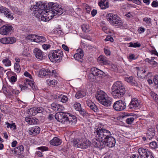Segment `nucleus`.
Segmentation results:
<instances>
[{"instance_id":"7","label":"nucleus","mask_w":158,"mask_h":158,"mask_svg":"<svg viewBox=\"0 0 158 158\" xmlns=\"http://www.w3.org/2000/svg\"><path fill=\"white\" fill-rule=\"evenodd\" d=\"M106 19L113 25L117 26L118 27L122 25V22L121 19L116 15L112 13L107 14Z\"/></svg>"},{"instance_id":"26","label":"nucleus","mask_w":158,"mask_h":158,"mask_svg":"<svg viewBox=\"0 0 158 158\" xmlns=\"http://www.w3.org/2000/svg\"><path fill=\"white\" fill-rule=\"evenodd\" d=\"M98 5L102 9H105L109 6V3L106 0H101L98 2Z\"/></svg>"},{"instance_id":"29","label":"nucleus","mask_w":158,"mask_h":158,"mask_svg":"<svg viewBox=\"0 0 158 158\" xmlns=\"http://www.w3.org/2000/svg\"><path fill=\"white\" fill-rule=\"evenodd\" d=\"M125 80L127 82L130 83L132 85H136L137 82L132 76L125 77Z\"/></svg>"},{"instance_id":"41","label":"nucleus","mask_w":158,"mask_h":158,"mask_svg":"<svg viewBox=\"0 0 158 158\" xmlns=\"http://www.w3.org/2000/svg\"><path fill=\"white\" fill-rule=\"evenodd\" d=\"M60 101L64 103L68 101V98L67 96L61 95L60 96Z\"/></svg>"},{"instance_id":"37","label":"nucleus","mask_w":158,"mask_h":158,"mask_svg":"<svg viewBox=\"0 0 158 158\" xmlns=\"http://www.w3.org/2000/svg\"><path fill=\"white\" fill-rule=\"evenodd\" d=\"M81 28L83 31L85 32H89L90 31L89 26L88 24H83L82 25Z\"/></svg>"},{"instance_id":"19","label":"nucleus","mask_w":158,"mask_h":158,"mask_svg":"<svg viewBox=\"0 0 158 158\" xmlns=\"http://www.w3.org/2000/svg\"><path fill=\"white\" fill-rule=\"evenodd\" d=\"M34 11H35V13L37 15H38V18L41 20L47 22L49 20L48 17L47 16L46 14H40L38 12V10H36Z\"/></svg>"},{"instance_id":"8","label":"nucleus","mask_w":158,"mask_h":158,"mask_svg":"<svg viewBox=\"0 0 158 158\" xmlns=\"http://www.w3.org/2000/svg\"><path fill=\"white\" fill-rule=\"evenodd\" d=\"M68 113L61 112L56 114L55 115V118L59 122L63 123L68 124Z\"/></svg>"},{"instance_id":"58","label":"nucleus","mask_w":158,"mask_h":158,"mask_svg":"<svg viewBox=\"0 0 158 158\" xmlns=\"http://www.w3.org/2000/svg\"><path fill=\"white\" fill-rule=\"evenodd\" d=\"M36 110H37V113H41L43 111L44 109L42 107H36Z\"/></svg>"},{"instance_id":"6","label":"nucleus","mask_w":158,"mask_h":158,"mask_svg":"<svg viewBox=\"0 0 158 158\" xmlns=\"http://www.w3.org/2000/svg\"><path fill=\"white\" fill-rule=\"evenodd\" d=\"M48 56L52 62L59 63L63 56V52L61 50H53L49 53Z\"/></svg>"},{"instance_id":"30","label":"nucleus","mask_w":158,"mask_h":158,"mask_svg":"<svg viewBox=\"0 0 158 158\" xmlns=\"http://www.w3.org/2000/svg\"><path fill=\"white\" fill-rule=\"evenodd\" d=\"M146 72V70L145 69L143 70V69H139L137 72V75L138 77H140L142 78H145L147 76L145 74V73Z\"/></svg>"},{"instance_id":"14","label":"nucleus","mask_w":158,"mask_h":158,"mask_svg":"<svg viewBox=\"0 0 158 158\" xmlns=\"http://www.w3.org/2000/svg\"><path fill=\"white\" fill-rule=\"evenodd\" d=\"M12 29V26L10 25H5L0 28V33L2 35H7L10 32Z\"/></svg>"},{"instance_id":"18","label":"nucleus","mask_w":158,"mask_h":158,"mask_svg":"<svg viewBox=\"0 0 158 158\" xmlns=\"http://www.w3.org/2000/svg\"><path fill=\"white\" fill-rule=\"evenodd\" d=\"M87 105L94 112H98V110L95 105L90 100L88 99L86 102Z\"/></svg>"},{"instance_id":"23","label":"nucleus","mask_w":158,"mask_h":158,"mask_svg":"<svg viewBox=\"0 0 158 158\" xmlns=\"http://www.w3.org/2000/svg\"><path fill=\"white\" fill-rule=\"evenodd\" d=\"M68 124H75L77 121V118L76 117L72 114H70L68 113Z\"/></svg>"},{"instance_id":"42","label":"nucleus","mask_w":158,"mask_h":158,"mask_svg":"<svg viewBox=\"0 0 158 158\" xmlns=\"http://www.w3.org/2000/svg\"><path fill=\"white\" fill-rule=\"evenodd\" d=\"M14 69L15 71L17 73H19L20 71V68L19 63H15L14 65Z\"/></svg>"},{"instance_id":"10","label":"nucleus","mask_w":158,"mask_h":158,"mask_svg":"<svg viewBox=\"0 0 158 158\" xmlns=\"http://www.w3.org/2000/svg\"><path fill=\"white\" fill-rule=\"evenodd\" d=\"M39 74L43 76L49 75L56 77H58V74L55 70H52L51 71L47 68L40 69L39 71Z\"/></svg>"},{"instance_id":"36","label":"nucleus","mask_w":158,"mask_h":158,"mask_svg":"<svg viewBox=\"0 0 158 158\" xmlns=\"http://www.w3.org/2000/svg\"><path fill=\"white\" fill-rule=\"evenodd\" d=\"M131 114L129 115L127 114V116H128L126 120V123L128 124H131L134 122L135 120V118L133 117H131L130 116Z\"/></svg>"},{"instance_id":"2","label":"nucleus","mask_w":158,"mask_h":158,"mask_svg":"<svg viewBox=\"0 0 158 158\" xmlns=\"http://www.w3.org/2000/svg\"><path fill=\"white\" fill-rule=\"evenodd\" d=\"M112 136L111 132L109 130L103 128H98L92 134V143L93 141L95 142H97V141L100 142Z\"/></svg>"},{"instance_id":"45","label":"nucleus","mask_w":158,"mask_h":158,"mask_svg":"<svg viewBox=\"0 0 158 158\" xmlns=\"http://www.w3.org/2000/svg\"><path fill=\"white\" fill-rule=\"evenodd\" d=\"M2 62L6 66H9L11 65V61L8 59H6L3 60Z\"/></svg>"},{"instance_id":"55","label":"nucleus","mask_w":158,"mask_h":158,"mask_svg":"<svg viewBox=\"0 0 158 158\" xmlns=\"http://www.w3.org/2000/svg\"><path fill=\"white\" fill-rule=\"evenodd\" d=\"M24 75L26 77H28L30 79H32V77L31 75L27 72L26 71L24 73Z\"/></svg>"},{"instance_id":"33","label":"nucleus","mask_w":158,"mask_h":158,"mask_svg":"<svg viewBox=\"0 0 158 158\" xmlns=\"http://www.w3.org/2000/svg\"><path fill=\"white\" fill-rule=\"evenodd\" d=\"M98 63L101 64H106L107 63V60L106 58L102 56H100L97 59Z\"/></svg>"},{"instance_id":"64","label":"nucleus","mask_w":158,"mask_h":158,"mask_svg":"<svg viewBox=\"0 0 158 158\" xmlns=\"http://www.w3.org/2000/svg\"><path fill=\"white\" fill-rule=\"evenodd\" d=\"M16 81V78L15 76H12L10 78V81L12 82H15Z\"/></svg>"},{"instance_id":"13","label":"nucleus","mask_w":158,"mask_h":158,"mask_svg":"<svg viewBox=\"0 0 158 158\" xmlns=\"http://www.w3.org/2000/svg\"><path fill=\"white\" fill-rule=\"evenodd\" d=\"M126 104L122 100H119L115 102L113 105L114 109L116 111H122L126 108Z\"/></svg>"},{"instance_id":"39","label":"nucleus","mask_w":158,"mask_h":158,"mask_svg":"<svg viewBox=\"0 0 158 158\" xmlns=\"http://www.w3.org/2000/svg\"><path fill=\"white\" fill-rule=\"evenodd\" d=\"M46 82L49 85H54L56 84V81L55 80H46Z\"/></svg>"},{"instance_id":"15","label":"nucleus","mask_w":158,"mask_h":158,"mask_svg":"<svg viewBox=\"0 0 158 158\" xmlns=\"http://www.w3.org/2000/svg\"><path fill=\"white\" fill-rule=\"evenodd\" d=\"M141 106L140 103L138 100L135 98L132 99L131 100L128 105L130 109L135 110Z\"/></svg>"},{"instance_id":"24","label":"nucleus","mask_w":158,"mask_h":158,"mask_svg":"<svg viewBox=\"0 0 158 158\" xmlns=\"http://www.w3.org/2000/svg\"><path fill=\"white\" fill-rule=\"evenodd\" d=\"M51 108L54 110H56L59 113L61 112L64 109V107L61 105L56 103H53L51 104Z\"/></svg>"},{"instance_id":"57","label":"nucleus","mask_w":158,"mask_h":158,"mask_svg":"<svg viewBox=\"0 0 158 158\" xmlns=\"http://www.w3.org/2000/svg\"><path fill=\"white\" fill-rule=\"evenodd\" d=\"M105 40L106 41H110V42L113 41V38L110 36H107L106 38L105 39Z\"/></svg>"},{"instance_id":"51","label":"nucleus","mask_w":158,"mask_h":158,"mask_svg":"<svg viewBox=\"0 0 158 158\" xmlns=\"http://www.w3.org/2000/svg\"><path fill=\"white\" fill-rule=\"evenodd\" d=\"M0 42L2 44H8L7 38H3L0 40Z\"/></svg>"},{"instance_id":"52","label":"nucleus","mask_w":158,"mask_h":158,"mask_svg":"<svg viewBox=\"0 0 158 158\" xmlns=\"http://www.w3.org/2000/svg\"><path fill=\"white\" fill-rule=\"evenodd\" d=\"M51 46L49 44H44L42 45L43 49L45 50H47L51 47Z\"/></svg>"},{"instance_id":"40","label":"nucleus","mask_w":158,"mask_h":158,"mask_svg":"<svg viewBox=\"0 0 158 158\" xmlns=\"http://www.w3.org/2000/svg\"><path fill=\"white\" fill-rule=\"evenodd\" d=\"M151 97L156 102L157 104H158V95L157 94L154 92H152L151 93Z\"/></svg>"},{"instance_id":"47","label":"nucleus","mask_w":158,"mask_h":158,"mask_svg":"<svg viewBox=\"0 0 158 158\" xmlns=\"http://www.w3.org/2000/svg\"><path fill=\"white\" fill-rule=\"evenodd\" d=\"M82 93L83 92L81 91L77 92L75 94V97L78 99L82 98L84 96Z\"/></svg>"},{"instance_id":"17","label":"nucleus","mask_w":158,"mask_h":158,"mask_svg":"<svg viewBox=\"0 0 158 158\" xmlns=\"http://www.w3.org/2000/svg\"><path fill=\"white\" fill-rule=\"evenodd\" d=\"M80 144V148L81 149H85L89 147L91 143L90 141L87 139H82Z\"/></svg>"},{"instance_id":"35","label":"nucleus","mask_w":158,"mask_h":158,"mask_svg":"<svg viewBox=\"0 0 158 158\" xmlns=\"http://www.w3.org/2000/svg\"><path fill=\"white\" fill-rule=\"evenodd\" d=\"M36 110V107L30 108L28 110V113L30 115L35 116L37 114Z\"/></svg>"},{"instance_id":"1","label":"nucleus","mask_w":158,"mask_h":158,"mask_svg":"<svg viewBox=\"0 0 158 158\" xmlns=\"http://www.w3.org/2000/svg\"><path fill=\"white\" fill-rule=\"evenodd\" d=\"M46 9L45 4L39 1L36 2L35 5L31 6L30 9L32 11L38 10L40 14H46L48 17L49 20L56 15H61L64 11L63 9L57 3L50 2L46 6Z\"/></svg>"},{"instance_id":"63","label":"nucleus","mask_w":158,"mask_h":158,"mask_svg":"<svg viewBox=\"0 0 158 158\" xmlns=\"http://www.w3.org/2000/svg\"><path fill=\"white\" fill-rule=\"evenodd\" d=\"M79 111L80 114L82 115H84L85 114V110L81 108V110H78Z\"/></svg>"},{"instance_id":"20","label":"nucleus","mask_w":158,"mask_h":158,"mask_svg":"<svg viewBox=\"0 0 158 158\" xmlns=\"http://www.w3.org/2000/svg\"><path fill=\"white\" fill-rule=\"evenodd\" d=\"M33 53L37 58L41 60L43 59V52L40 49L35 48L33 50Z\"/></svg>"},{"instance_id":"12","label":"nucleus","mask_w":158,"mask_h":158,"mask_svg":"<svg viewBox=\"0 0 158 158\" xmlns=\"http://www.w3.org/2000/svg\"><path fill=\"white\" fill-rule=\"evenodd\" d=\"M0 13L4 14L5 16L9 19L12 20L14 19L10 10L5 7L0 6Z\"/></svg>"},{"instance_id":"16","label":"nucleus","mask_w":158,"mask_h":158,"mask_svg":"<svg viewBox=\"0 0 158 158\" xmlns=\"http://www.w3.org/2000/svg\"><path fill=\"white\" fill-rule=\"evenodd\" d=\"M40 129L38 126L30 127L28 130V132L30 135L35 136L39 134L40 132Z\"/></svg>"},{"instance_id":"32","label":"nucleus","mask_w":158,"mask_h":158,"mask_svg":"<svg viewBox=\"0 0 158 158\" xmlns=\"http://www.w3.org/2000/svg\"><path fill=\"white\" fill-rule=\"evenodd\" d=\"M84 54L81 53L80 54L79 53H77L74 55V57L75 59L78 61L82 62L83 61V57Z\"/></svg>"},{"instance_id":"44","label":"nucleus","mask_w":158,"mask_h":158,"mask_svg":"<svg viewBox=\"0 0 158 158\" xmlns=\"http://www.w3.org/2000/svg\"><path fill=\"white\" fill-rule=\"evenodd\" d=\"M36 35L31 34L28 35L27 38L28 40H30L31 41L35 42Z\"/></svg>"},{"instance_id":"28","label":"nucleus","mask_w":158,"mask_h":158,"mask_svg":"<svg viewBox=\"0 0 158 158\" xmlns=\"http://www.w3.org/2000/svg\"><path fill=\"white\" fill-rule=\"evenodd\" d=\"M155 135V130L153 128H150L148 129L147 133V137L150 139L154 137Z\"/></svg>"},{"instance_id":"53","label":"nucleus","mask_w":158,"mask_h":158,"mask_svg":"<svg viewBox=\"0 0 158 158\" xmlns=\"http://www.w3.org/2000/svg\"><path fill=\"white\" fill-rule=\"evenodd\" d=\"M152 77H153V81L154 84L155 85H158V80L157 76H153Z\"/></svg>"},{"instance_id":"34","label":"nucleus","mask_w":158,"mask_h":158,"mask_svg":"<svg viewBox=\"0 0 158 158\" xmlns=\"http://www.w3.org/2000/svg\"><path fill=\"white\" fill-rule=\"evenodd\" d=\"M46 40V38L44 37L36 35L35 42L37 43L44 42Z\"/></svg>"},{"instance_id":"62","label":"nucleus","mask_w":158,"mask_h":158,"mask_svg":"<svg viewBox=\"0 0 158 158\" xmlns=\"http://www.w3.org/2000/svg\"><path fill=\"white\" fill-rule=\"evenodd\" d=\"M85 10L86 12L88 13H89L91 11V8L89 6H86L85 7Z\"/></svg>"},{"instance_id":"61","label":"nucleus","mask_w":158,"mask_h":158,"mask_svg":"<svg viewBox=\"0 0 158 158\" xmlns=\"http://www.w3.org/2000/svg\"><path fill=\"white\" fill-rule=\"evenodd\" d=\"M10 128H12L13 130H15L16 129V126L15 125V123H13L10 124L9 127Z\"/></svg>"},{"instance_id":"48","label":"nucleus","mask_w":158,"mask_h":158,"mask_svg":"<svg viewBox=\"0 0 158 158\" xmlns=\"http://www.w3.org/2000/svg\"><path fill=\"white\" fill-rule=\"evenodd\" d=\"M143 21L147 24L150 25L151 24V19L149 18L145 17L143 18Z\"/></svg>"},{"instance_id":"11","label":"nucleus","mask_w":158,"mask_h":158,"mask_svg":"<svg viewBox=\"0 0 158 158\" xmlns=\"http://www.w3.org/2000/svg\"><path fill=\"white\" fill-rule=\"evenodd\" d=\"M138 152L141 157L143 158H154L152 152L148 149L140 148L138 149Z\"/></svg>"},{"instance_id":"43","label":"nucleus","mask_w":158,"mask_h":158,"mask_svg":"<svg viewBox=\"0 0 158 158\" xmlns=\"http://www.w3.org/2000/svg\"><path fill=\"white\" fill-rule=\"evenodd\" d=\"M8 44H12L16 41L15 38L13 37H9L7 38Z\"/></svg>"},{"instance_id":"27","label":"nucleus","mask_w":158,"mask_h":158,"mask_svg":"<svg viewBox=\"0 0 158 158\" xmlns=\"http://www.w3.org/2000/svg\"><path fill=\"white\" fill-rule=\"evenodd\" d=\"M37 149L40 150V151L36 152V154L38 156L42 157L43 156L42 152L48 150V148L45 146H41L38 147Z\"/></svg>"},{"instance_id":"4","label":"nucleus","mask_w":158,"mask_h":158,"mask_svg":"<svg viewBox=\"0 0 158 158\" xmlns=\"http://www.w3.org/2000/svg\"><path fill=\"white\" fill-rule=\"evenodd\" d=\"M115 143V139L112 136L100 142H98V141L97 142H95L94 141H93V145L96 148L102 149L106 146L110 148L113 147L114 146Z\"/></svg>"},{"instance_id":"38","label":"nucleus","mask_w":158,"mask_h":158,"mask_svg":"<svg viewBox=\"0 0 158 158\" xmlns=\"http://www.w3.org/2000/svg\"><path fill=\"white\" fill-rule=\"evenodd\" d=\"M129 44L130 45L129 46V47H139L141 46V44L139 43L138 42H136L135 43L130 42L129 43Z\"/></svg>"},{"instance_id":"56","label":"nucleus","mask_w":158,"mask_h":158,"mask_svg":"<svg viewBox=\"0 0 158 158\" xmlns=\"http://www.w3.org/2000/svg\"><path fill=\"white\" fill-rule=\"evenodd\" d=\"M104 51L105 54L107 56H109L110 54V52L109 50L106 48H104Z\"/></svg>"},{"instance_id":"25","label":"nucleus","mask_w":158,"mask_h":158,"mask_svg":"<svg viewBox=\"0 0 158 158\" xmlns=\"http://www.w3.org/2000/svg\"><path fill=\"white\" fill-rule=\"evenodd\" d=\"M61 143V140L57 137H54L50 141V144L54 146L60 145Z\"/></svg>"},{"instance_id":"31","label":"nucleus","mask_w":158,"mask_h":158,"mask_svg":"<svg viewBox=\"0 0 158 158\" xmlns=\"http://www.w3.org/2000/svg\"><path fill=\"white\" fill-rule=\"evenodd\" d=\"M82 139H74L72 141V143H73V146L76 148H80V144L81 142Z\"/></svg>"},{"instance_id":"60","label":"nucleus","mask_w":158,"mask_h":158,"mask_svg":"<svg viewBox=\"0 0 158 158\" xmlns=\"http://www.w3.org/2000/svg\"><path fill=\"white\" fill-rule=\"evenodd\" d=\"M62 47L63 48L64 50L65 51L69 52V49L68 47L65 44H62Z\"/></svg>"},{"instance_id":"54","label":"nucleus","mask_w":158,"mask_h":158,"mask_svg":"<svg viewBox=\"0 0 158 158\" xmlns=\"http://www.w3.org/2000/svg\"><path fill=\"white\" fill-rule=\"evenodd\" d=\"M26 82L31 86V85H33L34 82L29 79H27L26 80Z\"/></svg>"},{"instance_id":"22","label":"nucleus","mask_w":158,"mask_h":158,"mask_svg":"<svg viewBox=\"0 0 158 158\" xmlns=\"http://www.w3.org/2000/svg\"><path fill=\"white\" fill-rule=\"evenodd\" d=\"M14 149V155L16 154L19 156H21L24 152V148L23 145H20L15 148Z\"/></svg>"},{"instance_id":"50","label":"nucleus","mask_w":158,"mask_h":158,"mask_svg":"<svg viewBox=\"0 0 158 158\" xmlns=\"http://www.w3.org/2000/svg\"><path fill=\"white\" fill-rule=\"evenodd\" d=\"M157 146V143L155 142H152L150 144V147L152 148L155 149L156 148Z\"/></svg>"},{"instance_id":"46","label":"nucleus","mask_w":158,"mask_h":158,"mask_svg":"<svg viewBox=\"0 0 158 158\" xmlns=\"http://www.w3.org/2000/svg\"><path fill=\"white\" fill-rule=\"evenodd\" d=\"M74 107L77 110H81V105L79 103H75L74 105Z\"/></svg>"},{"instance_id":"59","label":"nucleus","mask_w":158,"mask_h":158,"mask_svg":"<svg viewBox=\"0 0 158 158\" xmlns=\"http://www.w3.org/2000/svg\"><path fill=\"white\" fill-rule=\"evenodd\" d=\"M156 60H154L152 61L151 64L154 67L156 66L157 65V63L156 61Z\"/></svg>"},{"instance_id":"49","label":"nucleus","mask_w":158,"mask_h":158,"mask_svg":"<svg viewBox=\"0 0 158 158\" xmlns=\"http://www.w3.org/2000/svg\"><path fill=\"white\" fill-rule=\"evenodd\" d=\"M154 60H157V57H151L150 59H149V58H146L145 59V61L146 62L149 63L151 64V63L152 61Z\"/></svg>"},{"instance_id":"3","label":"nucleus","mask_w":158,"mask_h":158,"mask_svg":"<svg viewBox=\"0 0 158 158\" xmlns=\"http://www.w3.org/2000/svg\"><path fill=\"white\" fill-rule=\"evenodd\" d=\"M111 89L112 94L115 98H120L122 97L126 92L124 86L120 81H117L114 83Z\"/></svg>"},{"instance_id":"5","label":"nucleus","mask_w":158,"mask_h":158,"mask_svg":"<svg viewBox=\"0 0 158 158\" xmlns=\"http://www.w3.org/2000/svg\"><path fill=\"white\" fill-rule=\"evenodd\" d=\"M96 98L101 104L106 106H108L111 105V101L110 98L102 90L98 91L97 92Z\"/></svg>"},{"instance_id":"9","label":"nucleus","mask_w":158,"mask_h":158,"mask_svg":"<svg viewBox=\"0 0 158 158\" xmlns=\"http://www.w3.org/2000/svg\"><path fill=\"white\" fill-rule=\"evenodd\" d=\"M104 73L102 71L94 67L91 68V73L89 74L88 78L90 79H94V77L95 76L101 77L104 76Z\"/></svg>"},{"instance_id":"21","label":"nucleus","mask_w":158,"mask_h":158,"mask_svg":"<svg viewBox=\"0 0 158 158\" xmlns=\"http://www.w3.org/2000/svg\"><path fill=\"white\" fill-rule=\"evenodd\" d=\"M25 120L29 125H35L39 123V120L35 117L29 118L27 117L25 118Z\"/></svg>"}]
</instances>
